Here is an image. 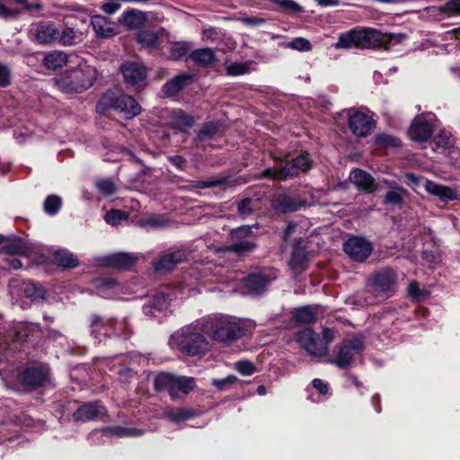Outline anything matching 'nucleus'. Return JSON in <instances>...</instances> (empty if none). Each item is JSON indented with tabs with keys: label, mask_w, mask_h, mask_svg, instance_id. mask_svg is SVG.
<instances>
[{
	"label": "nucleus",
	"mask_w": 460,
	"mask_h": 460,
	"mask_svg": "<svg viewBox=\"0 0 460 460\" xmlns=\"http://www.w3.org/2000/svg\"><path fill=\"white\" fill-rule=\"evenodd\" d=\"M302 242L303 241H299L295 244L289 261V266L296 273L303 271L307 264V255L305 250L300 245Z\"/></svg>",
	"instance_id": "nucleus-31"
},
{
	"label": "nucleus",
	"mask_w": 460,
	"mask_h": 460,
	"mask_svg": "<svg viewBox=\"0 0 460 460\" xmlns=\"http://www.w3.org/2000/svg\"><path fill=\"white\" fill-rule=\"evenodd\" d=\"M303 206L305 201L287 194L279 195L273 203L274 210L283 214L297 211Z\"/></svg>",
	"instance_id": "nucleus-23"
},
{
	"label": "nucleus",
	"mask_w": 460,
	"mask_h": 460,
	"mask_svg": "<svg viewBox=\"0 0 460 460\" xmlns=\"http://www.w3.org/2000/svg\"><path fill=\"white\" fill-rule=\"evenodd\" d=\"M397 275L392 269H384L376 272L369 286L373 292L377 295L390 296L395 288Z\"/></svg>",
	"instance_id": "nucleus-11"
},
{
	"label": "nucleus",
	"mask_w": 460,
	"mask_h": 460,
	"mask_svg": "<svg viewBox=\"0 0 460 460\" xmlns=\"http://www.w3.org/2000/svg\"><path fill=\"white\" fill-rule=\"evenodd\" d=\"M154 269L157 272H167L172 270L175 265L171 260L169 252L163 254L160 259L153 263Z\"/></svg>",
	"instance_id": "nucleus-49"
},
{
	"label": "nucleus",
	"mask_w": 460,
	"mask_h": 460,
	"mask_svg": "<svg viewBox=\"0 0 460 460\" xmlns=\"http://www.w3.org/2000/svg\"><path fill=\"white\" fill-rule=\"evenodd\" d=\"M435 144L441 148H449L454 145V140L451 132L447 130H441L435 137Z\"/></svg>",
	"instance_id": "nucleus-51"
},
{
	"label": "nucleus",
	"mask_w": 460,
	"mask_h": 460,
	"mask_svg": "<svg viewBox=\"0 0 460 460\" xmlns=\"http://www.w3.org/2000/svg\"><path fill=\"white\" fill-rule=\"evenodd\" d=\"M12 70L3 63H0V87H6L11 84Z\"/></svg>",
	"instance_id": "nucleus-58"
},
{
	"label": "nucleus",
	"mask_w": 460,
	"mask_h": 460,
	"mask_svg": "<svg viewBox=\"0 0 460 460\" xmlns=\"http://www.w3.org/2000/svg\"><path fill=\"white\" fill-rule=\"evenodd\" d=\"M312 161L308 154H301L291 161L286 162L283 165L268 168L263 172L265 177L286 181L288 178L296 177L300 172H306L311 169Z\"/></svg>",
	"instance_id": "nucleus-8"
},
{
	"label": "nucleus",
	"mask_w": 460,
	"mask_h": 460,
	"mask_svg": "<svg viewBox=\"0 0 460 460\" xmlns=\"http://www.w3.org/2000/svg\"><path fill=\"white\" fill-rule=\"evenodd\" d=\"M172 300L171 296L163 292L156 293L143 305V312L146 315L155 316V312L166 310Z\"/></svg>",
	"instance_id": "nucleus-24"
},
{
	"label": "nucleus",
	"mask_w": 460,
	"mask_h": 460,
	"mask_svg": "<svg viewBox=\"0 0 460 460\" xmlns=\"http://www.w3.org/2000/svg\"><path fill=\"white\" fill-rule=\"evenodd\" d=\"M234 368L243 376H252L255 367L250 361L242 360L234 364Z\"/></svg>",
	"instance_id": "nucleus-59"
},
{
	"label": "nucleus",
	"mask_w": 460,
	"mask_h": 460,
	"mask_svg": "<svg viewBox=\"0 0 460 460\" xmlns=\"http://www.w3.org/2000/svg\"><path fill=\"white\" fill-rule=\"evenodd\" d=\"M194 117L181 110H173L170 113V123L179 131H186L194 125Z\"/></svg>",
	"instance_id": "nucleus-26"
},
{
	"label": "nucleus",
	"mask_w": 460,
	"mask_h": 460,
	"mask_svg": "<svg viewBox=\"0 0 460 460\" xmlns=\"http://www.w3.org/2000/svg\"><path fill=\"white\" fill-rule=\"evenodd\" d=\"M350 181L358 189L367 192H373L375 179L367 172L360 169L353 170L349 174Z\"/></svg>",
	"instance_id": "nucleus-27"
},
{
	"label": "nucleus",
	"mask_w": 460,
	"mask_h": 460,
	"mask_svg": "<svg viewBox=\"0 0 460 460\" xmlns=\"http://www.w3.org/2000/svg\"><path fill=\"white\" fill-rule=\"evenodd\" d=\"M167 220L162 216H151L146 219L140 221L142 226L149 227L152 229H157L164 226Z\"/></svg>",
	"instance_id": "nucleus-52"
},
{
	"label": "nucleus",
	"mask_w": 460,
	"mask_h": 460,
	"mask_svg": "<svg viewBox=\"0 0 460 460\" xmlns=\"http://www.w3.org/2000/svg\"><path fill=\"white\" fill-rule=\"evenodd\" d=\"M97 76L96 68L85 65L60 75L55 79V84L65 93H81L93 84Z\"/></svg>",
	"instance_id": "nucleus-3"
},
{
	"label": "nucleus",
	"mask_w": 460,
	"mask_h": 460,
	"mask_svg": "<svg viewBox=\"0 0 460 460\" xmlns=\"http://www.w3.org/2000/svg\"><path fill=\"white\" fill-rule=\"evenodd\" d=\"M137 41L143 47L154 49L159 45V36L154 31L143 30L137 33Z\"/></svg>",
	"instance_id": "nucleus-43"
},
{
	"label": "nucleus",
	"mask_w": 460,
	"mask_h": 460,
	"mask_svg": "<svg viewBox=\"0 0 460 460\" xmlns=\"http://www.w3.org/2000/svg\"><path fill=\"white\" fill-rule=\"evenodd\" d=\"M238 381L237 376L229 375L221 379H212L211 384L220 391L226 390L230 385Z\"/></svg>",
	"instance_id": "nucleus-56"
},
{
	"label": "nucleus",
	"mask_w": 460,
	"mask_h": 460,
	"mask_svg": "<svg viewBox=\"0 0 460 460\" xmlns=\"http://www.w3.org/2000/svg\"><path fill=\"white\" fill-rule=\"evenodd\" d=\"M388 187L391 189L385 195L384 205H394L401 207L403 204V197L406 195L407 190L399 186L396 182H387Z\"/></svg>",
	"instance_id": "nucleus-34"
},
{
	"label": "nucleus",
	"mask_w": 460,
	"mask_h": 460,
	"mask_svg": "<svg viewBox=\"0 0 460 460\" xmlns=\"http://www.w3.org/2000/svg\"><path fill=\"white\" fill-rule=\"evenodd\" d=\"M190 58L199 65L208 66L216 61L215 51L210 48H203L193 50Z\"/></svg>",
	"instance_id": "nucleus-38"
},
{
	"label": "nucleus",
	"mask_w": 460,
	"mask_h": 460,
	"mask_svg": "<svg viewBox=\"0 0 460 460\" xmlns=\"http://www.w3.org/2000/svg\"><path fill=\"white\" fill-rule=\"evenodd\" d=\"M320 313L318 305H305L296 308L292 312V319L294 322L302 324L313 323L317 320Z\"/></svg>",
	"instance_id": "nucleus-25"
},
{
	"label": "nucleus",
	"mask_w": 460,
	"mask_h": 460,
	"mask_svg": "<svg viewBox=\"0 0 460 460\" xmlns=\"http://www.w3.org/2000/svg\"><path fill=\"white\" fill-rule=\"evenodd\" d=\"M334 47L338 49H351L352 47H357L355 30L341 33L339 36L338 41L335 43Z\"/></svg>",
	"instance_id": "nucleus-45"
},
{
	"label": "nucleus",
	"mask_w": 460,
	"mask_h": 460,
	"mask_svg": "<svg viewBox=\"0 0 460 460\" xmlns=\"http://www.w3.org/2000/svg\"><path fill=\"white\" fill-rule=\"evenodd\" d=\"M278 4L282 11L290 14H296L305 12V8L294 0H271Z\"/></svg>",
	"instance_id": "nucleus-47"
},
{
	"label": "nucleus",
	"mask_w": 460,
	"mask_h": 460,
	"mask_svg": "<svg viewBox=\"0 0 460 460\" xmlns=\"http://www.w3.org/2000/svg\"><path fill=\"white\" fill-rule=\"evenodd\" d=\"M335 333L331 328H324L323 337L311 329H304L295 334L296 341L312 357L323 358L329 353Z\"/></svg>",
	"instance_id": "nucleus-4"
},
{
	"label": "nucleus",
	"mask_w": 460,
	"mask_h": 460,
	"mask_svg": "<svg viewBox=\"0 0 460 460\" xmlns=\"http://www.w3.org/2000/svg\"><path fill=\"white\" fill-rule=\"evenodd\" d=\"M433 132V125L424 118H416L410 129V137L417 142H424L428 140Z\"/></svg>",
	"instance_id": "nucleus-21"
},
{
	"label": "nucleus",
	"mask_w": 460,
	"mask_h": 460,
	"mask_svg": "<svg viewBox=\"0 0 460 460\" xmlns=\"http://www.w3.org/2000/svg\"><path fill=\"white\" fill-rule=\"evenodd\" d=\"M423 11L429 17L434 20L458 16L460 15V0H449L441 6H428Z\"/></svg>",
	"instance_id": "nucleus-19"
},
{
	"label": "nucleus",
	"mask_w": 460,
	"mask_h": 460,
	"mask_svg": "<svg viewBox=\"0 0 460 460\" xmlns=\"http://www.w3.org/2000/svg\"><path fill=\"white\" fill-rule=\"evenodd\" d=\"M288 47L298 51H310L312 45L310 41L305 38H296L288 43Z\"/></svg>",
	"instance_id": "nucleus-57"
},
{
	"label": "nucleus",
	"mask_w": 460,
	"mask_h": 460,
	"mask_svg": "<svg viewBox=\"0 0 460 460\" xmlns=\"http://www.w3.org/2000/svg\"><path fill=\"white\" fill-rule=\"evenodd\" d=\"M278 277L276 270L270 269L249 275L245 279V286L250 293H261Z\"/></svg>",
	"instance_id": "nucleus-17"
},
{
	"label": "nucleus",
	"mask_w": 460,
	"mask_h": 460,
	"mask_svg": "<svg viewBox=\"0 0 460 460\" xmlns=\"http://www.w3.org/2000/svg\"><path fill=\"white\" fill-rule=\"evenodd\" d=\"M249 66L246 63H234L226 67L227 74L230 75H240L247 73Z\"/></svg>",
	"instance_id": "nucleus-60"
},
{
	"label": "nucleus",
	"mask_w": 460,
	"mask_h": 460,
	"mask_svg": "<svg viewBox=\"0 0 460 460\" xmlns=\"http://www.w3.org/2000/svg\"><path fill=\"white\" fill-rule=\"evenodd\" d=\"M156 390H167L172 397L175 396L176 391L188 394L194 386V378L186 376H176L170 373H160L155 380Z\"/></svg>",
	"instance_id": "nucleus-10"
},
{
	"label": "nucleus",
	"mask_w": 460,
	"mask_h": 460,
	"mask_svg": "<svg viewBox=\"0 0 460 460\" xmlns=\"http://www.w3.org/2000/svg\"><path fill=\"white\" fill-rule=\"evenodd\" d=\"M119 2L120 0H106L102 4V9L108 14H113L120 9L121 5Z\"/></svg>",
	"instance_id": "nucleus-61"
},
{
	"label": "nucleus",
	"mask_w": 460,
	"mask_h": 460,
	"mask_svg": "<svg viewBox=\"0 0 460 460\" xmlns=\"http://www.w3.org/2000/svg\"><path fill=\"white\" fill-rule=\"evenodd\" d=\"M34 37L40 44H51L59 38V29L53 22H40L34 26Z\"/></svg>",
	"instance_id": "nucleus-18"
},
{
	"label": "nucleus",
	"mask_w": 460,
	"mask_h": 460,
	"mask_svg": "<svg viewBox=\"0 0 460 460\" xmlns=\"http://www.w3.org/2000/svg\"><path fill=\"white\" fill-rule=\"evenodd\" d=\"M120 70L126 83L136 90L142 89L146 84V70L142 64L126 61L121 65Z\"/></svg>",
	"instance_id": "nucleus-15"
},
{
	"label": "nucleus",
	"mask_w": 460,
	"mask_h": 460,
	"mask_svg": "<svg viewBox=\"0 0 460 460\" xmlns=\"http://www.w3.org/2000/svg\"><path fill=\"white\" fill-rule=\"evenodd\" d=\"M363 349L364 341L362 337L357 335L344 339L336 346L335 355L329 358L328 362L342 369L348 368Z\"/></svg>",
	"instance_id": "nucleus-7"
},
{
	"label": "nucleus",
	"mask_w": 460,
	"mask_h": 460,
	"mask_svg": "<svg viewBox=\"0 0 460 460\" xmlns=\"http://www.w3.org/2000/svg\"><path fill=\"white\" fill-rule=\"evenodd\" d=\"M146 21V13L137 9H131L122 13V22L128 29H138L145 24Z\"/></svg>",
	"instance_id": "nucleus-35"
},
{
	"label": "nucleus",
	"mask_w": 460,
	"mask_h": 460,
	"mask_svg": "<svg viewBox=\"0 0 460 460\" xmlns=\"http://www.w3.org/2000/svg\"><path fill=\"white\" fill-rule=\"evenodd\" d=\"M106 412L104 406L98 401L84 403L80 406L73 414V417L77 421H89L93 420Z\"/></svg>",
	"instance_id": "nucleus-20"
},
{
	"label": "nucleus",
	"mask_w": 460,
	"mask_h": 460,
	"mask_svg": "<svg viewBox=\"0 0 460 460\" xmlns=\"http://www.w3.org/2000/svg\"><path fill=\"white\" fill-rule=\"evenodd\" d=\"M23 336L21 328L7 331L5 327H0V362L8 360L14 354Z\"/></svg>",
	"instance_id": "nucleus-12"
},
{
	"label": "nucleus",
	"mask_w": 460,
	"mask_h": 460,
	"mask_svg": "<svg viewBox=\"0 0 460 460\" xmlns=\"http://www.w3.org/2000/svg\"><path fill=\"white\" fill-rule=\"evenodd\" d=\"M67 62V56L62 51H51L46 54L44 58V66L48 69H58L65 66Z\"/></svg>",
	"instance_id": "nucleus-40"
},
{
	"label": "nucleus",
	"mask_w": 460,
	"mask_h": 460,
	"mask_svg": "<svg viewBox=\"0 0 460 460\" xmlns=\"http://www.w3.org/2000/svg\"><path fill=\"white\" fill-rule=\"evenodd\" d=\"M62 205V199L60 197L57 195H49L46 198L44 201V210L48 215L54 216L56 215Z\"/></svg>",
	"instance_id": "nucleus-48"
},
{
	"label": "nucleus",
	"mask_w": 460,
	"mask_h": 460,
	"mask_svg": "<svg viewBox=\"0 0 460 460\" xmlns=\"http://www.w3.org/2000/svg\"><path fill=\"white\" fill-rule=\"evenodd\" d=\"M252 226H243L233 229L230 234L231 245L220 248L218 252H233L242 256L252 252L256 244L251 235Z\"/></svg>",
	"instance_id": "nucleus-9"
},
{
	"label": "nucleus",
	"mask_w": 460,
	"mask_h": 460,
	"mask_svg": "<svg viewBox=\"0 0 460 460\" xmlns=\"http://www.w3.org/2000/svg\"><path fill=\"white\" fill-rule=\"evenodd\" d=\"M127 219V215L118 209H112L106 213L105 221L107 224L111 226H117L121 223V221Z\"/></svg>",
	"instance_id": "nucleus-54"
},
{
	"label": "nucleus",
	"mask_w": 460,
	"mask_h": 460,
	"mask_svg": "<svg viewBox=\"0 0 460 460\" xmlns=\"http://www.w3.org/2000/svg\"><path fill=\"white\" fill-rule=\"evenodd\" d=\"M348 116L349 127L352 133L358 137H367L375 128V120L365 112L350 109L348 111Z\"/></svg>",
	"instance_id": "nucleus-13"
},
{
	"label": "nucleus",
	"mask_w": 460,
	"mask_h": 460,
	"mask_svg": "<svg viewBox=\"0 0 460 460\" xmlns=\"http://www.w3.org/2000/svg\"><path fill=\"white\" fill-rule=\"evenodd\" d=\"M238 21L242 22L243 24L251 27L261 26L265 24L266 20L261 17L256 16H240Z\"/></svg>",
	"instance_id": "nucleus-63"
},
{
	"label": "nucleus",
	"mask_w": 460,
	"mask_h": 460,
	"mask_svg": "<svg viewBox=\"0 0 460 460\" xmlns=\"http://www.w3.org/2000/svg\"><path fill=\"white\" fill-rule=\"evenodd\" d=\"M23 293L32 301H42L45 299L46 296V290L33 282L24 283Z\"/></svg>",
	"instance_id": "nucleus-44"
},
{
	"label": "nucleus",
	"mask_w": 460,
	"mask_h": 460,
	"mask_svg": "<svg viewBox=\"0 0 460 460\" xmlns=\"http://www.w3.org/2000/svg\"><path fill=\"white\" fill-rule=\"evenodd\" d=\"M191 75L182 74L174 76L164 85V92L167 96H173L182 90L190 81Z\"/></svg>",
	"instance_id": "nucleus-36"
},
{
	"label": "nucleus",
	"mask_w": 460,
	"mask_h": 460,
	"mask_svg": "<svg viewBox=\"0 0 460 460\" xmlns=\"http://www.w3.org/2000/svg\"><path fill=\"white\" fill-rule=\"evenodd\" d=\"M357 47L369 49L376 46L382 39V34L375 31L355 30Z\"/></svg>",
	"instance_id": "nucleus-32"
},
{
	"label": "nucleus",
	"mask_w": 460,
	"mask_h": 460,
	"mask_svg": "<svg viewBox=\"0 0 460 460\" xmlns=\"http://www.w3.org/2000/svg\"><path fill=\"white\" fill-rule=\"evenodd\" d=\"M48 370L43 367H28L22 373V381L28 385L41 386L48 378Z\"/></svg>",
	"instance_id": "nucleus-28"
},
{
	"label": "nucleus",
	"mask_w": 460,
	"mask_h": 460,
	"mask_svg": "<svg viewBox=\"0 0 460 460\" xmlns=\"http://www.w3.org/2000/svg\"><path fill=\"white\" fill-rule=\"evenodd\" d=\"M98 294L102 297L112 298L119 289V284L115 279L103 278L95 280Z\"/></svg>",
	"instance_id": "nucleus-33"
},
{
	"label": "nucleus",
	"mask_w": 460,
	"mask_h": 460,
	"mask_svg": "<svg viewBox=\"0 0 460 460\" xmlns=\"http://www.w3.org/2000/svg\"><path fill=\"white\" fill-rule=\"evenodd\" d=\"M96 109L99 112L116 110L125 119H132L141 112V106L133 97L125 94L118 96L113 92H107L98 102Z\"/></svg>",
	"instance_id": "nucleus-6"
},
{
	"label": "nucleus",
	"mask_w": 460,
	"mask_h": 460,
	"mask_svg": "<svg viewBox=\"0 0 460 460\" xmlns=\"http://www.w3.org/2000/svg\"><path fill=\"white\" fill-rule=\"evenodd\" d=\"M89 328L91 336L98 342L113 336L128 337V326L126 319L117 321L98 314L90 316Z\"/></svg>",
	"instance_id": "nucleus-5"
},
{
	"label": "nucleus",
	"mask_w": 460,
	"mask_h": 460,
	"mask_svg": "<svg viewBox=\"0 0 460 460\" xmlns=\"http://www.w3.org/2000/svg\"><path fill=\"white\" fill-rule=\"evenodd\" d=\"M197 415L198 411L190 408H170L164 411V416L175 423L191 420Z\"/></svg>",
	"instance_id": "nucleus-37"
},
{
	"label": "nucleus",
	"mask_w": 460,
	"mask_h": 460,
	"mask_svg": "<svg viewBox=\"0 0 460 460\" xmlns=\"http://www.w3.org/2000/svg\"><path fill=\"white\" fill-rule=\"evenodd\" d=\"M95 185L98 190L105 196L112 195L116 190L115 183L111 179L98 180Z\"/></svg>",
	"instance_id": "nucleus-53"
},
{
	"label": "nucleus",
	"mask_w": 460,
	"mask_h": 460,
	"mask_svg": "<svg viewBox=\"0 0 460 460\" xmlns=\"http://www.w3.org/2000/svg\"><path fill=\"white\" fill-rule=\"evenodd\" d=\"M343 250L348 256L358 262L365 261L372 253V243L363 237H351L343 244Z\"/></svg>",
	"instance_id": "nucleus-14"
},
{
	"label": "nucleus",
	"mask_w": 460,
	"mask_h": 460,
	"mask_svg": "<svg viewBox=\"0 0 460 460\" xmlns=\"http://www.w3.org/2000/svg\"><path fill=\"white\" fill-rule=\"evenodd\" d=\"M223 128L222 123L219 121H210L205 123L197 136V140L199 142L206 141L213 138L217 134L221 132Z\"/></svg>",
	"instance_id": "nucleus-41"
},
{
	"label": "nucleus",
	"mask_w": 460,
	"mask_h": 460,
	"mask_svg": "<svg viewBox=\"0 0 460 460\" xmlns=\"http://www.w3.org/2000/svg\"><path fill=\"white\" fill-rule=\"evenodd\" d=\"M220 33L215 28H208L202 31V40L215 42L218 40Z\"/></svg>",
	"instance_id": "nucleus-64"
},
{
	"label": "nucleus",
	"mask_w": 460,
	"mask_h": 460,
	"mask_svg": "<svg viewBox=\"0 0 460 460\" xmlns=\"http://www.w3.org/2000/svg\"><path fill=\"white\" fill-rule=\"evenodd\" d=\"M252 201L250 199H244L237 203V210L243 217H245L252 213Z\"/></svg>",
	"instance_id": "nucleus-62"
},
{
	"label": "nucleus",
	"mask_w": 460,
	"mask_h": 460,
	"mask_svg": "<svg viewBox=\"0 0 460 460\" xmlns=\"http://www.w3.org/2000/svg\"><path fill=\"white\" fill-rule=\"evenodd\" d=\"M204 333L214 341L224 345H230L244 334V329L240 319L225 314H210L201 317Z\"/></svg>",
	"instance_id": "nucleus-2"
},
{
	"label": "nucleus",
	"mask_w": 460,
	"mask_h": 460,
	"mask_svg": "<svg viewBox=\"0 0 460 460\" xmlns=\"http://www.w3.org/2000/svg\"><path fill=\"white\" fill-rule=\"evenodd\" d=\"M76 33L72 28H65L62 31H59V42L64 46H71L75 42Z\"/></svg>",
	"instance_id": "nucleus-55"
},
{
	"label": "nucleus",
	"mask_w": 460,
	"mask_h": 460,
	"mask_svg": "<svg viewBox=\"0 0 460 460\" xmlns=\"http://www.w3.org/2000/svg\"><path fill=\"white\" fill-rule=\"evenodd\" d=\"M201 318L175 331L168 345L175 351L188 357H200L210 349V341L205 336Z\"/></svg>",
	"instance_id": "nucleus-1"
},
{
	"label": "nucleus",
	"mask_w": 460,
	"mask_h": 460,
	"mask_svg": "<svg viewBox=\"0 0 460 460\" xmlns=\"http://www.w3.org/2000/svg\"><path fill=\"white\" fill-rule=\"evenodd\" d=\"M143 434V431L135 428H126L121 426H115L107 428L103 430V435L106 437L116 436L119 438L124 437H139Z\"/></svg>",
	"instance_id": "nucleus-42"
},
{
	"label": "nucleus",
	"mask_w": 460,
	"mask_h": 460,
	"mask_svg": "<svg viewBox=\"0 0 460 460\" xmlns=\"http://www.w3.org/2000/svg\"><path fill=\"white\" fill-rule=\"evenodd\" d=\"M54 262L63 268H75L78 265V259L67 250H58L53 256Z\"/></svg>",
	"instance_id": "nucleus-39"
},
{
	"label": "nucleus",
	"mask_w": 460,
	"mask_h": 460,
	"mask_svg": "<svg viewBox=\"0 0 460 460\" xmlns=\"http://www.w3.org/2000/svg\"><path fill=\"white\" fill-rule=\"evenodd\" d=\"M425 190L427 192L438 197L441 201L444 202L460 199V193L456 190L438 184L429 180L425 181Z\"/></svg>",
	"instance_id": "nucleus-22"
},
{
	"label": "nucleus",
	"mask_w": 460,
	"mask_h": 460,
	"mask_svg": "<svg viewBox=\"0 0 460 460\" xmlns=\"http://www.w3.org/2000/svg\"><path fill=\"white\" fill-rule=\"evenodd\" d=\"M91 23L97 37L108 38L116 33L112 23L102 15H93Z\"/></svg>",
	"instance_id": "nucleus-30"
},
{
	"label": "nucleus",
	"mask_w": 460,
	"mask_h": 460,
	"mask_svg": "<svg viewBox=\"0 0 460 460\" xmlns=\"http://www.w3.org/2000/svg\"><path fill=\"white\" fill-rule=\"evenodd\" d=\"M192 250L188 248H180L171 250L168 252L170 254L171 260L176 266L178 263L184 261L186 260H193L195 262H198V261L192 255Z\"/></svg>",
	"instance_id": "nucleus-46"
},
{
	"label": "nucleus",
	"mask_w": 460,
	"mask_h": 460,
	"mask_svg": "<svg viewBox=\"0 0 460 460\" xmlns=\"http://www.w3.org/2000/svg\"><path fill=\"white\" fill-rule=\"evenodd\" d=\"M139 256L130 252H115L94 259L98 266L127 270L134 265Z\"/></svg>",
	"instance_id": "nucleus-16"
},
{
	"label": "nucleus",
	"mask_w": 460,
	"mask_h": 460,
	"mask_svg": "<svg viewBox=\"0 0 460 460\" xmlns=\"http://www.w3.org/2000/svg\"><path fill=\"white\" fill-rule=\"evenodd\" d=\"M190 46L188 42H175L171 47V57L173 59L184 58L190 51Z\"/></svg>",
	"instance_id": "nucleus-50"
},
{
	"label": "nucleus",
	"mask_w": 460,
	"mask_h": 460,
	"mask_svg": "<svg viewBox=\"0 0 460 460\" xmlns=\"http://www.w3.org/2000/svg\"><path fill=\"white\" fill-rule=\"evenodd\" d=\"M31 251L28 243L22 238H13L5 243L1 251L0 255H24L27 256Z\"/></svg>",
	"instance_id": "nucleus-29"
}]
</instances>
